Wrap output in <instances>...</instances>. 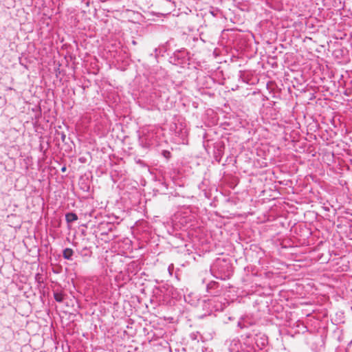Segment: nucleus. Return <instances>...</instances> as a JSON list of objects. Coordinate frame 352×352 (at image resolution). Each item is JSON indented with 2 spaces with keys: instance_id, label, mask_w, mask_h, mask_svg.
Returning <instances> with one entry per match:
<instances>
[{
  "instance_id": "obj_10",
  "label": "nucleus",
  "mask_w": 352,
  "mask_h": 352,
  "mask_svg": "<svg viewBox=\"0 0 352 352\" xmlns=\"http://www.w3.org/2000/svg\"><path fill=\"white\" fill-rule=\"evenodd\" d=\"M41 276V274H36V279L38 282L40 281V280H39V279H40Z\"/></svg>"
},
{
  "instance_id": "obj_12",
  "label": "nucleus",
  "mask_w": 352,
  "mask_h": 352,
  "mask_svg": "<svg viewBox=\"0 0 352 352\" xmlns=\"http://www.w3.org/2000/svg\"><path fill=\"white\" fill-rule=\"evenodd\" d=\"M107 232H102V235H104V234H107Z\"/></svg>"
},
{
  "instance_id": "obj_3",
  "label": "nucleus",
  "mask_w": 352,
  "mask_h": 352,
  "mask_svg": "<svg viewBox=\"0 0 352 352\" xmlns=\"http://www.w3.org/2000/svg\"><path fill=\"white\" fill-rule=\"evenodd\" d=\"M154 138L155 134L153 132L148 133L147 134L144 135L142 137L148 145H153L157 142V141Z\"/></svg>"
},
{
  "instance_id": "obj_9",
  "label": "nucleus",
  "mask_w": 352,
  "mask_h": 352,
  "mask_svg": "<svg viewBox=\"0 0 352 352\" xmlns=\"http://www.w3.org/2000/svg\"><path fill=\"white\" fill-rule=\"evenodd\" d=\"M107 226H108V231H109V232H111L113 230V228H115V226L111 223H107Z\"/></svg>"
},
{
  "instance_id": "obj_13",
  "label": "nucleus",
  "mask_w": 352,
  "mask_h": 352,
  "mask_svg": "<svg viewBox=\"0 0 352 352\" xmlns=\"http://www.w3.org/2000/svg\"><path fill=\"white\" fill-rule=\"evenodd\" d=\"M65 168H62V170H63V171H65Z\"/></svg>"
},
{
  "instance_id": "obj_7",
  "label": "nucleus",
  "mask_w": 352,
  "mask_h": 352,
  "mask_svg": "<svg viewBox=\"0 0 352 352\" xmlns=\"http://www.w3.org/2000/svg\"><path fill=\"white\" fill-rule=\"evenodd\" d=\"M217 283L216 282H214V281H212L210 282L209 284H208L207 285V288L208 289H210V288H212L213 287H214Z\"/></svg>"
},
{
  "instance_id": "obj_11",
  "label": "nucleus",
  "mask_w": 352,
  "mask_h": 352,
  "mask_svg": "<svg viewBox=\"0 0 352 352\" xmlns=\"http://www.w3.org/2000/svg\"><path fill=\"white\" fill-rule=\"evenodd\" d=\"M65 135L64 133H62L61 135V139H62V141L64 142L65 140Z\"/></svg>"
},
{
  "instance_id": "obj_5",
  "label": "nucleus",
  "mask_w": 352,
  "mask_h": 352,
  "mask_svg": "<svg viewBox=\"0 0 352 352\" xmlns=\"http://www.w3.org/2000/svg\"><path fill=\"white\" fill-rule=\"evenodd\" d=\"M65 219L67 223H72L78 219V216L75 213L69 212L65 214Z\"/></svg>"
},
{
  "instance_id": "obj_8",
  "label": "nucleus",
  "mask_w": 352,
  "mask_h": 352,
  "mask_svg": "<svg viewBox=\"0 0 352 352\" xmlns=\"http://www.w3.org/2000/svg\"><path fill=\"white\" fill-rule=\"evenodd\" d=\"M163 155L166 158H169L170 156V153L168 151H163Z\"/></svg>"
},
{
  "instance_id": "obj_1",
  "label": "nucleus",
  "mask_w": 352,
  "mask_h": 352,
  "mask_svg": "<svg viewBox=\"0 0 352 352\" xmlns=\"http://www.w3.org/2000/svg\"><path fill=\"white\" fill-rule=\"evenodd\" d=\"M267 337L263 333L245 334L243 338V352H267Z\"/></svg>"
},
{
  "instance_id": "obj_2",
  "label": "nucleus",
  "mask_w": 352,
  "mask_h": 352,
  "mask_svg": "<svg viewBox=\"0 0 352 352\" xmlns=\"http://www.w3.org/2000/svg\"><path fill=\"white\" fill-rule=\"evenodd\" d=\"M243 338L242 336V342L239 340H232L229 344V351L230 352H243Z\"/></svg>"
},
{
  "instance_id": "obj_4",
  "label": "nucleus",
  "mask_w": 352,
  "mask_h": 352,
  "mask_svg": "<svg viewBox=\"0 0 352 352\" xmlns=\"http://www.w3.org/2000/svg\"><path fill=\"white\" fill-rule=\"evenodd\" d=\"M74 250L71 248H65L63 252V256L65 259L72 261L73 260Z\"/></svg>"
},
{
  "instance_id": "obj_6",
  "label": "nucleus",
  "mask_w": 352,
  "mask_h": 352,
  "mask_svg": "<svg viewBox=\"0 0 352 352\" xmlns=\"http://www.w3.org/2000/svg\"><path fill=\"white\" fill-rule=\"evenodd\" d=\"M54 297L56 301L62 302L65 299V295L61 292H54Z\"/></svg>"
}]
</instances>
